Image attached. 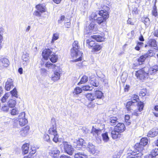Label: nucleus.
<instances>
[{
	"mask_svg": "<svg viewBox=\"0 0 158 158\" xmlns=\"http://www.w3.org/2000/svg\"><path fill=\"white\" fill-rule=\"evenodd\" d=\"M94 94L96 99L95 102H96V104H100L98 103V102H97L96 101H97V100L98 99H101L102 97L103 96V93L99 90H96L94 92Z\"/></svg>",
	"mask_w": 158,
	"mask_h": 158,
	"instance_id": "obj_15",
	"label": "nucleus"
},
{
	"mask_svg": "<svg viewBox=\"0 0 158 158\" xmlns=\"http://www.w3.org/2000/svg\"><path fill=\"white\" fill-rule=\"evenodd\" d=\"M146 91L145 90L143 89L141 90L140 92V95H141L142 96H144L146 94Z\"/></svg>",
	"mask_w": 158,
	"mask_h": 158,
	"instance_id": "obj_59",
	"label": "nucleus"
},
{
	"mask_svg": "<svg viewBox=\"0 0 158 158\" xmlns=\"http://www.w3.org/2000/svg\"><path fill=\"white\" fill-rule=\"evenodd\" d=\"M135 102L132 101H130L127 103L126 108L128 111L130 110V106L135 104Z\"/></svg>",
	"mask_w": 158,
	"mask_h": 158,
	"instance_id": "obj_37",
	"label": "nucleus"
},
{
	"mask_svg": "<svg viewBox=\"0 0 158 158\" xmlns=\"http://www.w3.org/2000/svg\"><path fill=\"white\" fill-rule=\"evenodd\" d=\"M36 8L41 13L45 12V7L43 5H38L36 6Z\"/></svg>",
	"mask_w": 158,
	"mask_h": 158,
	"instance_id": "obj_28",
	"label": "nucleus"
},
{
	"mask_svg": "<svg viewBox=\"0 0 158 158\" xmlns=\"http://www.w3.org/2000/svg\"><path fill=\"white\" fill-rule=\"evenodd\" d=\"M85 142L82 139H79L78 140H75L73 142V145L77 150H80L83 146H85Z\"/></svg>",
	"mask_w": 158,
	"mask_h": 158,
	"instance_id": "obj_9",
	"label": "nucleus"
},
{
	"mask_svg": "<svg viewBox=\"0 0 158 158\" xmlns=\"http://www.w3.org/2000/svg\"><path fill=\"white\" fill-rule=\"evenodd\" d=\"M138 109V110L140 112L142 111L144 107V104L141 102H139L137 103Z\"/></svg>",
	"mask_w": 158,
	"mask_h": 158,
	"instance_id": "obj_38",
	"label": "nucleus"
},
{
	"mask_svg": "<svg viewBox=\"0 0 158 158\" xmlns=\"http://www.w3.org/2000/svg\"><path fill=\"white\" fill-rule=\"evenodd\" d=\"M96 20H97V23L99 24H100L103 22L106 21V19H104L103 18L101 17H98L96 18Z\"/></svg>",
	"mask_w": 158,
	"mask_h": 158,
	"instance_id": "obj_48",
	"label": "nucleus"
},
{
	"mask_svg": "<svg viewBox=\"0 0 158 158\" xmlns=\"http://www.w3.org/2000/svg\"><path fill=\"white\" fill-rule=\"evenodd\" d=\"M16 98H14V99H10V108L14 107L16 104Z\"/></svg>",
	"mask_w": 158,
	"mask_h": 158,
	"instance_id": "obj_52",
	"label": "nucleus"
},
{
	"mask_svg": "<svg viewBox=\"0 0 158 158\" xmlns=\"http://www.w3.org/2000/svg\"><path fill=\"white\" fill-rule=\"evenodd\" d=\"M31 151L30 152V154H34L36 152L35 148H31Z\"/></svg>",
	"mask_w": 158,
	"mask_h": 158,
	"instance_id": "obj_61",
	"label": "nucleus"
},
{
	"mask_svg": "<svg viewBox=\"0 0 158 158\" xmlns=\"http://www.w3.org/2000/svg\"><path fill=\"white\" fill-rule=\"evenodd\" d=\"M125 127L124 124L122 123H118L114 127V129L119 133L123 132L125 129Z\"/></svg>",
	"mask_w": 158,
	"mask_h": 158,
	"instance_id": "obj_11",
	"label": "nucleus"
},
{
	"mask_svg": "<svg viewBox=\"0 0 158 158\" xmlns=\"http://www.w3.org/2000/svg\"><path fill=\"white\" fill-rule=\"evenodd\" d=\"M139 99L138 96L136 94H134L132 96L131 100L135 102V103L136 102L137 100Z\"/></svg>",
	"mask_w": 158,
	"mask_h": 158,
	"instance_id": "obj_53",
	"label": "nucleus"
},
{
	"mask_svg": "<svg viewBox=\"0 0 158 158\" xmlns=\"http://www.w3.org/2000/svg\"><path fill=\"white\" fill-rule=\"evenodd\" d=\"M60 158H71L69 156H66L65 155H62L60 157Z\"/></svg>",
	"mask_w": 158,
	"mask_h": 158,
	"instance_id": "obj_64",
	"label": "nucleus"
},
{
	"mask_svg": "<svg viewBox=\"0 0 158 158\" xmlns=\"http://www.w3.org/2000/svg\"><path fill=\"white\" fill-rule=\"evenodd\" d=\"M104 127L105 126L104 125H100L99 127H98L97 128L94 127L93 126L91 131V133L95 137H97L99 135H100L102 132L104 131Z\"/></svg>",
	"mask_w": 158,
	"mask_h": 158,
	"instance_id": "obj_7",
	"label": "nucleus"
},
{
	"mask_svg": "<svg viewBox=\"0 0 158 158\" xmlns=\"http://www.w3.org/2000/svg\"><path fill=\"white\" fill-rule=\"evenodd\" d=\"M151 53L147 52L146 54L141 56L138 59V61L139 62V64H140V63L141 64L147 58L152 56V55H151Z\"/></svg>",
	"mask_w": 158,
	"mask_h": 158,
	"instance_id": "obj_16",
	"label": "nucleus"
},
{
	"mask_svg": "<svg viewBox=\"0 0 158 158\" xmlns=\"http://www.w3.org/2000/svg\"><path fill=\"white\" fill-rule=\"evenodd\" d=\"M155 157L152 154L151 155H147L145 157V158H155Z\"/></svg>",
	"mask_w": 158,
	"mask_h": 158,
	"instance_id": "obj_63",
	"label": "nucleus"
},
{
	"mask_svg": "<svg viewBox=\"0 0 158 158\" xmlns=\"http://www.w3.org/2000/svg\"><path fill=\"white\" fill-rule=\"evenodd\" d=\"M77 41H75L73 44V48L71 50V55L73 58L76 59L73 60V62H76L82 60L83 53L78 50L79 47Z\"/></svg>",
	"mask_w": 158,
	"mask_h": 158,
	"instance_id": "obj_2",
	"label": "nucleus"
},
{
	"mask_svg": "<svg viewBox=\"0 0 158 158\" xmlns=\"http://www.w3.org/2000/svg\"><path fill=\"white\" fill-rule=\"evenodd\" d=\"M98 13L101 17L106 20L109 17L108 12L106 10H101Z\"/></svg>",
	"mask_w": 158,
	"mask_h": 158,
	"instance_id": "obj_20",
	"label": "nucleus"
},
{
	"mask_svg": "<svg viewBox=\"0 0 158 158\" xmlns=\"http://www.w3.org/2000/svg\"><path fill=\"white\" fill-rule=\"evenodd\" d=\"M143 42H138L135 48V49L137 51H139L140 49V48L143 46Z\"/></svg>",
	"mask_w": 158,
	"mask_h": 158,
	"instance_id": "obj_44",
	"label": "nucleus"
},
{
	"mask_svg": "<svg viewBox=\"0 0 158 158\" xmlns=\"http://www.w3.org/2000/svg\"><path fill=\"white\" fill-rule=\"evenodd\" d=\"M151 153L155 157L156 156L158 155V148H155V149H152L151 151Z\"/></svg>",
	"mask_w": 158,
	"mask_h": 158,
	"instance_id": "obj_49",
	"label": "nucleus"
},
{
	"mask_svg": "<svg viewBox=\"0 0 158 158\" xmlns=\"http://www.w3.org/2000/svg\"><path fill=\"white\" fill-rule=\"evenodd\" d=\"M148 139L146 138H142L139 143H136L134 151L128 150L127 152V158H140L143 155V147L147 144Z\"/></svg>",
	"mask_w": 158,
	"mask_h": 158,
	"instance_id": "obj_1",
	"label": "nucleus"
},
{
	"mask_svg": "<svg viewBox=\"0 0 158 158\" xmlns=\"http://www.w3.org/2000/svg\"><path fill=\"white\" fill-rule=\"evenodd\" d=\"M142 21L146 26H148L149 24L150 20L148 18H143L142 19Z\"/></svg>",
	"mask_w": 158,
	"mask_h": 158,
	"instance_id": "obj_47",
	"label": "nucleus"
},
{
	"mask_svg": "<svg viewBox=\"0 0 158 158\" xmlns=\"http://www.w3.org/2000/svg\"><path fill=\"white\" fill-rule=\"evenodd\" d=\"M52 53L50 49H48L43 50L42 52V56L45 59L47 60L50 57V55Z\"/></svg>",
	"mask_w": 158,
	"mask_h": 158,
	"instance_id": "obj_13",
	"label": "nucleus"
},
{
	"mask_svg": "<svg viewBox=\"0 0 158 158\" xmlns=\"http://www.w3.org/2000/svg\"><path fill=\"white\" fill-rule=\"evenodd\" d=\"M64 18L65 16L64 15L61 16L58 21V23H61L64 20Z\"/></svg>",
	"mask_w": 158,
	"mask_h": 158,
	"instance_id": "obj_57",
	"label": "nucleus"
},
{
	"mask_svg": "<svg viewBox=\"0 0 158 158\" xmlns=\"http://www.w3.org/2000/svg\"><path fill=\"white\" fill-rule=\"evenodd\" d=\"M5 88L6 90L7 91L10 90V79H8L7 81L6 82L5 85Z\"/></svg>",
	"mask_w": 158,
	"mask_h": 158,
	"instance_id": "obj_46",
	"label": "nucleus"
},
{
	"mask_svg": "<svg viewBox=\"0 0 158 158\" xmlns=\"http://www.w3.org/2000/svg\"><path fill=\"white\" fill-rule=\"evenodd\" d=\"M139 11L138 9L136 7H135L133 10L132 13L133 14L136 15L138 14Z\"/></svg>",
	"mask_w": 158,
	"mask_h": 158,
	"instance_id": "obj_58",
	"label": "nucleus"
},
{
	"mask_svg": "<svg viewBox=\"0 0 158 158\" xmlns=\"http://www.w3.org/2000/svg\"><path fill=\"white\" fill-rule=\"evenodd\" d=\"M118 119L115 117L111 116L110 117L109 121L110 124L112 126H114L118 122Z\"/></svg>",
	"mask_w": 158,
	"mask_h": 158,
	"instance_id": "obj_24",
	"label": "nucleus"
},
{
	"mask_svg": "<svg viewBox=\"0 0 158 158\" xmlns=\"http://www.w3.org/2000/svg\"><path fill=\"white\" fill-rule=\"evenodd\" d=\"M1 101L2 103H5L6 102H10V92L6 93L2 98Z\"/></svg>",
	"mask_w": 158,
	"mask_h": 158,
	"instance_id": "obj_22",
	"label": "nucleus"
},
{
	"mask_svg": "<svg viewBox=\"0 0 158 158\" xmlns=\"http://www.w3.org/2000/svg\"><path fill=\"white\" fill-rule=\"evenodd\" d=\"M39 11H36L35 12V15L37 16L40 17L41 16V14L40 13Z\"/></svg>",
	"mask_w": 158,
	"mask_h": 158,
	"instance_id": "obj_62",
	"label": "nucleus"
},
{
	"mask_svg": "<svg viewBox=\"0 0 158 158\" xmlns=\"http://www.w3.org/2000/svg\"><path fill=\"white\" fill-rule=\"evenodd\" d=\"M148 67H145L135 72V75L137 79L144 80L148 78L147 71Z\"/></svg>",
	"mask_w": 158,
	"mask_h": 158,
	"instance_id": "obj_5",
	"label": "nucleus"
},
{
	"mask_svg": "<svg viewBox=\"0 0 158 158\" xmlns=\"http://www.w3.org/2000/svg\"><path fill=\"white\" fill-rule=\"evenodd\" d=\"M86 44L88 45L89 48H93L96 44L94 41L91 40V39L86 40Z\"/></svg>",
	"mask_w": 158,
	"mask_h": 158,
	"instance_id": "obj_31",
	"label": "nucleus"
},
{
	"mask_svg": "<svg viewBox=\"0 0 158 158\" xmlns=\"http://www.w3.org/2000/svg\"><path fill=\"white\" fill-rule=\"evenodd\" d=\"M54 73L51 77V79L54 81L59 80L60 78L61 73V69L58 67H56V69H53Z\"/></svg>",
	"mask_w": 158,
	"mask_h": 158,
	"instance_id": "obj_6",
	"label": "nucleus"
},
{
	"mask_svg": "<svg viewBox=\"0 0 158 158\" xmlns=\"http://www.w3.org/2000/svg\"><path fill=\"white\" fill-rule=\"evenodd\" d=\"M94 104L92 102H90L87 105V106L89 108H93L94 107Z\"/></svg>",
	"mask_w": 158,
	"mask_h": 158,
	"instance_id": "obj_60",
	"label": "nucleus"
},
{
	"mask_svg": "<svg viewBox=\"0 0 158 158\" xmlns=\"http://www.w3.org/2000/svg\"><path fill=\"white\" fill-rule=\"evenodd\" d=\"M147 71V73H148V78L151 79L153 78V76L156 74L157 71H158V66L154 65L148 68Z\"/></svg>",
	"mask_w": 158,
	"mask_h": 158,
	"instance_id": "obj_8",
	"label": "nucleus"
},
{
	"mask_svg": "<svg viewBox=\"0 0 158 158\" xmlns=\"http://www.w3.org/2000/svg\"><path fill=\"white\" fill-rule=\"evenodd\" d=\"M82 90L84 91L91 90H92V88L88 85L83 86L82 87Z\"/></svg>",
	"mask_w": 158,
	"mask_h": 158,
	"instance_id": "obj_51",
	"label": "nucleus"
},
{
	"mask_svg": "<svg viewBox=\"0 0 158 158\" xmlns=\"http://www.w3.org/2000/svg\"><path fill=\"white\" fill-rule=\"evenodd\" d=\"M18 92L15 87L13 88V89L10 91V94L12 98H17Z\"/></svg>",
	"mask_w": 158,
	"mask_h": 158,
	"instance_id": "obj_27",
	"label": "nucleus"
},
{
	"mask_svg": "<svg viewBox=\"0 0 158 158\" xmlns=\"http://www.w3.org/2000/svg\"><path fill=\"white\" fill-rule=\"evenodd\" d=\"M22 58L23 61L25 62L23 63V64L24 66H27L29 62V54H23L22 56Z\"/></svg>",
	"mask_w": 158,
	"mask_h": 158,
	"instance_id": "obj_21",
	"label": "nucleus"
},
{
	"mask_svg": "<svg viewBox=\"0 0 158 158\" xmlns=\"http://www.w3.org/2000/svg\"><path fill=\"white\" fill-rule=\"evenodd\" d=\"M21 126H23L25 125L28 123L27 118L25 117V113L24 112L20 113L17 118H15L12 120V123L15 127H17L18 126V122Z\"/></svg>",
	"mask_w": 158,
	"mask_h": 158,
	"instance_id": "obj_4",
	"label": "nucleus"
},
{
	"mask_svg": "<svg viewBox=\"0 0 158 158\" xmlns=\"http://www.w3.org/2000/svg\"><path fill=\"white\" fill-rule=\"evenodd\" d=\"M88 80V77L86 76H83L81 78L80 82L78 83V85H80L82 83H84L86 82Z\"/></svg>",
	"mask_w": 158,
	"mask_h": 158,
	"instance_id": "obj_42",
	"label": "nucleus"
},
{
	"mask_svg": "<svg viewBox=\"0 0 158 158\" xmlns=\"http://www.w3.org/2000/svg\"><path fill=\"white\" fill-rule=\"evenodd\" d=\"M102 48V47L99 45L95 44L93 47V49L95 51L100 50Z\"/></svg>",
	"mask_w": 158,
	"mask_h": 158,
	"instance_id": "obj_54",
	"label": "nucleus"
},
{
	"mask_svg": "<svg viewBox=\"0 0 158 158\" xmlns=\"http://www.w3.org/2000/svg\"><path fill=\"white\" fill-rule=\"evenodd\" d=\"M89 31L88 32V33L95 32L98 29L96 25L93 23H91L89 26Z\"/></svg>",
	"mask_w": 158,
	"mask_h": 158,
	"instance_id": "obj_23",
	"label": "nucleus"
},
{
	"mask_svg": "<svg viewBox=\"0 0 158 158\" xmlns=\"http://www.w3.org/2000/svg\"><path fill=\"white\" fill-rule=\"evenodd\" d=\"M102 135L103 139L104 142H107L109 141V138L108 137L107 132H106L102 134Z\"/></svg>",
	"mask_w": 158,
	"mask_h": 158,
	"instance_id": "obj_41",
	"label": "nucleus"
},
{
	"mask_svg": "<svg viewBox=\"0 0 158 158\" xmlns=\"http://www.w3.org/2000/svg\"><path fill=\"white\" fill-rule=\"evenodd\" d=\"M157 0H155L154 2L153 3L154 4V6L153 7V9L152 11V15L155 16L157 15L158 13L157 11V8L156 6V2Z\"/></svg>",
	"mask_w": 158,
	"mask_h": 158,
	"instance_id": "obj_33",
	"label": "nucleus"
},
{
	"mask_svg": "<svg viewBox=\"0 0 158 158\" xmlns=\"http://www.w3.org/2000/svg\"><path fill=\"white\" fill-rule=\"evenodd\" d=\"M63 144L64 145V149L65 152L69 155H72L74 151L71 145L68 144L66 142H64Z\"/></svg>",
	"mask_w": 158,
	"mask_h": 158,
	"instance_id": "obj_10",
	"label": "nucleus"
},
{
	"mask_svg": "<svg viewBox=\"0 0 158 158\" xmlns=\"http://www.w3.org/2000/svg\"><path fill=\"white\" fill-rule=\"evenodd\" d=\"M89 81L90 84L94 86L97 87L99 85L98 83L94 78H92L91 80H89Z\"/></svg>",
	"mask_w": 158,
	"mask_h": 158,
	"instance_id": "obj_43",
	"label": "nucleus"
},
{
	"mask_svg": "<svg viewBox=\"0 0 158 158\" xmlns=\"http://www.w3.org/2000/svg\"><path fill=\"white\" fill-rule=\"evenodd\" d=\"M29 129L30 127L28 126L22 128L19 131L20 135L23 137L26 136L28 134Z\"/></svg>",
	"mask_w": 158,
	"mask_h": 158,
	"instance_id": "obj_14",
	"label": "nucleus"
},
{
	"mask_svg": "<svg viewBox=\"0 0 158 158\" xmlns=\"http://www.w3.org/2000/svg\"><path fill=\"white\" fill-rule=\"evenodd\" d=\"M82 89L79 87H76L74 90L73 93L76 94H79L82 92Z\"/></svg>",
	"mask_w": 158,
	"mask_h": 158,
	"instance_id": "obj_45",
	"label": "nucleus"
},
{
	"mask_svg": "<svg viewBox=\"0 0 158 158\" xmlns=\"http://www.w3.org/2000/svg\"><path fill=\"white\" fill-rule=\"evenodd\" d=\"M149 45L152 47H156V42L154 39H151L149 41Z\"/></svg>",
	"mask_w": 158,
	"mask_h": 158,
	"instance_id": "obj_39",
	"label": "nucleus"
},
{
	"mask_svg": "<svg viewBox=\"0 0 158 158\" xmlns=\"http://www.w3.org/2000/svg\"><path fill=\"white\" fill-rule=\"evenodd\" d=\"M10 109V114L12 115H15L18 114L19 111L16 107H13Z\"/></svg>",
	"mask_w": 158,
	"mask_h": 158,
	"instance_id": "obj_32",
	"label": "nucleus"
},
{
	"mask_svg": "<svg viewBox=\"0 0 158 158\" xmlns=\"http://www.w3.org/2000/svg\"><path fill=\"white\" fill-rule=\"evenodd\" d=\"M48 133L50 135L45 134L44 136V140L48 142L50 141V139L52 138L54 142L56 143L58 141L59 136L56 130V127L55 124L52 125L48 130Z\"/></svg>",
	"mask_w": 158,
	"mask_h": 158,
	"instance_id": "obj_3",
	"label": "nucleus"
},
{
	"mask_svg": "<svg viewBox=\"0 0 158 158\" xmlns=\"http://www.w3.org/2000/svg\"><path fill=\"white\" fill-rule=\"evenodd\" d=\"M49 59L52 62L55 63L58 59V56L57 55L54 54V53H52L50 55Z\"/></svg>",
	"mask_w": 158,
	"mask_h": 158,
	"instance_id": "obj_30",
	"label": "nucleus"
},
{
	"mask_svg": "<svg viewBox=\"0 0 158 158\" xmlns=\"http://www.w3.org/2000/svg\"><path fill=\"white\" fill-rule=\"evenodd\" d=\"M59 38L58 34L56 33H54L51 41V43H53L54 41L58 39Z\"/></svg>",
	"mask_w": 158,
	"mask_h": 158,
	"instance_id": "obj_50",
	"label": "nucleus"
},
{
	"mask_svg": "<svg viewBox=\"0 0 158 158\" xmlns=\"http://www.w3.org/2000/svg\"><path fill=\"white\" fill-rule=\"evenodd\" d=\"M2 62L3 64V66L5 67H7L9 65V60L6 58H4L2 59Z\"/></svg>",
	"mask_w": 158,
	"mask_h": 158,
	"instance_id": "obj_40",
	"label": "nucleus"
},
{
	"mask_svg": "<svg viewBox=\"0 0 158 158\" xmlns=\"http://www.w3.org/2000/svg\"><path fill=\"white\" fill-rule=\"evenodd\" d=\"M29 144L28 143H26L22 146V149L23 152L24 154H26L29 151Z\"/></svg>",
	"mask_w": 158,
	"mask_h": 158,
	"instance_id": "obj_25",
	"label": "nucleus"
},
{
	"mask_svg": "<svg viewBox=\"0 0 158 158\" xmlns=\"http://www.w3.org/2000/svg\"><path fill=\"white\" fill-rule=\"evenodd\" d=\"M158 133V129L155 128L150 130L148 133L147 136L149 137H153L156 136Z\"/></svg>",
	"mask_w": 158,
	"mask_h": 158,
	"instance_id": "obj_18",
	"label": "nucleus"
},
{
	"mask_svg": "<svg viewBox=\"0 0 158 158\" xmlns=\"http://www.w3.org/2000/svg\"><path fill=\"white\" fill-rule=\"evenodd\" d=\"M60 151L56 147H53L49 152V154L54 158H57L59 155Z\"/></svg>",
	"mask_w": 158,
	"mask_h": 158,
	"instance_id": "obj_12",
	"label": "nucleus"
},
{
	"mask_svg": "<svg viewBox=\"0 0 158 158\" xmlns=\"http://www.w3.org/2000/svg\"><path fill=\"white\" fill-rule=\"evenodd\" d=\"M86 97L89 100L91 101H93L94 100H96L94 94H86Z\"/></svg>",
	"mask_w": 158,
	"mask_h": 158,
	"instance_id": "obj_34",
	"label": "nucleus"
},
{
	"mask_svg": "<svg viewBox=\"0 0 158 158\" xmlns=\"http://www.w3.org/2000/svg\"><path fill=\"white\" fill-rule=\"evenodd\" d=\"M45 65L46 67L48 69L52 68L53 69H56V67H57L56 66L55 64H52L49 62H47Z\"/></svg>",
	"mask_w": 158,
	"mask_h": 158,
	"instance_id": "obj_35",
	"label": "nucleus"
},
{
	"mask_svg": "<svg viewBox=\"0 0 158 158\" xmlns=\"http://www.w3.org/2000/svg\"><path fill=\"white\" fill-rule=\"evenodd\" d=\"M10 107V102H8L7 104H4L2 107V110L4 111L7 112Z\"/></svg>",
	"mask_w": 158,
	"mask_h": 158,
	"instance_id": "obj_36",
	"label": "nucleus"
},
{
	"mask_svg": "<svg viewBox=\"0 0 158 158\" xmlns=\"http://www.w3.org/2000/svg\"><path fill=\"white\" fill-rule=\"evenodd\" d=\"M97 15L96 13H93L90 16V18L92 20H96L97 18Z\"/></svg>",
	"mask_w": 158,
	"mask_h": 158,
	"instance_id": "obj_55",
	"label": "nucleus"
},
{
	"mask_svg": "<svg viewBox=\"0 0 158 158\" xmlns=\"http://www.w3.org/2000/svg\"><path fill=\"white\" fill-rule=\"evenodd\" d=\"M88 150L91 154H95V153H97V151L96 150L95 146L91 143H89Z\"/></svg>",
	"mask_w": 158,
	"mask_h": 158,
	"instance_id": "obj_17",
	"label": "nucleus"
},
{
	"mask_svg": "<svg viewBox=\"0 0 158 158\" xmlns=\"http://www.w3.org/2000/svg\"><path fill=\"white\" fill-rule=\"evenodd\" d=\"M75 158H87V155L83 152H77L74 156Z\"/></svg>",
	"mask_w": 158,
	"mask_h": 158,
	"instance_id": "obj_26",
	"label": "nucleus"
},
{
	"mask_svg": "<svg viewBox=\"0 0 158 158\" xmlns=\"http://www.w3.org/2000/svg\"><path fill=\"white\" fill-rule=\"evenodd\" d=\"M135 19L129 18L127 21V23L128 24L133 25L135 23Z\"/></svg>",
	"mask_w": 158,
	"mask_h": 158,
	"instance_id": "obj_56",
	"label": "nucleus"
},
{
	"mask_svg": "<svg viewBox=\"0 0 158 158\" xmlns=\"http://www.w3.org/2000/svg\"><path fill=\"white\" fill-rule=\"evenodd\" d=\"M92 38L98 42H102L104 40V38L102 35L100 34H97L91 36Z\"/></svg>",
	"mask_w": 158,
	"mask_h": 158,
	"instance_id": "obj_19",
	"label": "nucleus"
},
{
	"mask_svg": "<svg viewBox=\"0 0 158 158\" xmlns=\"http://www.w3.org/2000/svg\"><path fill=\"white\" fill-rule=\"evenodd\" d=\"M120 134L118 132L116 131L115 129L112 131L111 132V135L112 138L114 139H116L119 136Z\"/></svg>",
	"mask_w": 158,
	"mask_h": 158,
	"instance_id": "obj_29",
	"label": "nucleus"
}]
</instances>
